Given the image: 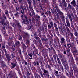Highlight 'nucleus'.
I'll return each instance as SVG.
<instances>
[{"label":"nucleus","instance_id":"38","mask_svg":"<svg viewBox=\"0 0 78 78\" xmlns=\"http://www.w3.org/2000/svg\"><path fill=\"white\" fill-rule=\"evenodd\" d=\"M54 75L55 76H56V77H59V74H58V71L56 70V69L54 70Z\"/></svg>","mask_w":78,"mask_h":78},{"label":"nucleus","instance_id":"14","mask_svg":"<svg viewBox=\"0 0 78 78\" xmlns=\"http://www.w3.org/2000/svg\"><path fill=\"white\" fill-rule=\"evenodd\" d=\"M47 25H43V27L42 28V29L41 30V31H42V32H44L45 34V33L47 34Z\"/></svg>","mask_w":78,"mask_h":78},{"label":"nucleus","instance_id":"39","mask_svg":"<svg viewBox=\"0 0 78 78\" xmlns=\"http://www.w3.org/2000/svg\"><path fill=\"white\" fill-rule=\"evenodd\" d=\"M58 57H59L60 59H61V60L65 58L64 56H63V54L62 53L58 55Z\"/></svg>","mask_w":78,"mask_h":78},{"label":"nucleus","instance_id":"52","mask_svg":"<svg viewBox=\"0 0 78 78\" xmlns=\"http://www.w3.org/2000/svg\"><path fill=\"white\" fill-rule=\"evenodd\" d=\"M71 41H75V36H74L71 37H70Z\"/></svg>","mask_w":78,"mask_h":78},{"label":"nucleus","instance_id":"31","mask_svg":"<svg viewBox=\"0 0 78 78\" xmlns=\"http://www.w3.org/2000/svg\"><path fill=\"white\" fill-rule=\"evenodd\" d=\"M71 5L73 7H76V1L75 0H73L71 3Z\"/></svg>","mask_w":78,"mask_h":78},{"label":"nucleus","instance_id":"62","mask_svg":"<svg viewBox=\"0 0 78 78\" xmlns=\"http://www.w3.org/2000/svg\"><path fill=\"white\" fill-rule=\"evenodd\" d=\"M2 8L3 9H4V10H5L6 9V6L5 5H2Z\"/></svg>","mask_w":78,"mask_h":78},{"label":"nucleus","instance_id":"40","mask_svg":"<svg viewBox=\"0 0 78 78\" xmlns=\"http://www.w3.org/2000/svg\"><path fill=\"white\" fill-rule=\"evenodd\" d=\"M69 44L70 47H72L73 49V48L74 47H76V46L75 45V44L73 42L70 43Z\"/></svg>","mask_w":78,"mask_h":78},{"label":"nucleus","instance_id":"64","mask_svg":"<svg viewBox=\"0 0 78 78\" xmlns=\"http://www.w3.org/2000/svg\"><path fill=\"white\" fill-rule=\"evenodd\" d=\"M48 29H49L50 30H51V25L50 24H48Z\"/></svg>","mask_w":78,"mask_h":78},{"label":"nucleus","instance_id":"49","mask_svg":"<svg viewBox=\"0 0 78 78\" xmlns=\"http://www.w3.org/2000/svg\"><path fill=\"white\" fill-rule=\"evenodd\" d=\"M22 61H23V63H24V64L26 65V66H27L28 65V63H27V62H26V61L25 60H24V59L23 58V59H21Z\"/></svg>","mask_w":78,"mask_h":78},{"label":"nucleus","instance_id":"28","mask_svg":"<svg viewBox=\"0 0 78 78\" xmlns=\"http://www.w3.org/2000/svg\"><path fill=\"white\" fill-rule=\"evenodd\" d=\"M18 54H19V55L20 57L21 58V59H23V57L22 56V51H21V49H19L18 51Z\"/></svg>","mask_w":78,"mask_h":78},{"label":"nucleus","instance_id":"33","mask_svg":"<svg viewBox=\"0 0 78 78\" xmlns=\"http://www.w3.org/2000/svg\"><path fill=\"white\" fill-rule=\"evenodd\" d=\"M21 45L22 48L23 49H27V46L25 45V44H24V43L23 42H21Z\"/></svg>","mask_w":78,"mask_h":78},{"label":"nucleus","instance_id":"22","mask_svg":"<svg viewBox=\"0 0 78 78\" xmlns=\"http://www.w3.org/2000/svg\"><path fill=\"white\" fill-rule=\"evenodd\" d=\"M61 61L62 62V64L63 66L68 64L67 63V60L66 59H65V57L61 60Z\"/></svg>","mask_w":78,"mask_h":78},{"label":"nucleus","instance_id":"5","mask_svg":"<svg viewBox=\"0 0 78 78\" xmlns=\"http://www.w3.org/2000/svg\"><path fill=\"white\" fill-rule=\"evenodd\" d=\"M40 16L37 14L35 16V18L36 20V23L37 24V25H35V26L39 28V27L41 25V22L39 21L40 20Z\"/></svg>","mask_w":78,"mask_h":78},{"label":"nucleus","instance_id":"13","mask_svg":"<svg viewBox=\"0 0 78 78\" xmlns=\"http://www.w3.org/2000/svg\"><path fill=\"white\" fill-rule=\"evenodd\" d=\"M34 38L35 39H36V40L38 41L39 43H41V40L40 38L38 36V35L36 34V33L34 34Z\"/></svg>","mask_w":78,"mask_h":78},{"label":"nucleus","instance_id":"50","mask_svg":"<svg viewBox=\"0 0 78 78\" xmlns=\"http://www.w3.org/2000/svg\"><path fill=\"white\" fill-rule=\"evenodd\" d=\"M41 40L42 41H47V39L46 38V37L41 38Z\"/></svg>","mask_w":78,"mask_h":78},{"label":"nucleus","instance_id":"9","mask_svg":"<svg viewBox=\"0 0 78 78\" xmlns=\"http://www.w3.org/2000/svg\"><path fill=\"white\" fill-rule=\"evenodd\" d=\"M57 57V60L58 61L57 62L58 64H59L60 66V69H61V70L62 72H64V68L63 67V66L62 65H61V61L60 60H59V58L58 57V56H56Z\"/></svg>","mask_w":78,"mask_h":78},{"label":"nucleus","instance_id":"61","mask_svg":"<svg viewBox=\"0 0 78 78\" xmlns=\"http://www.w3.org/2000/svg\"><path fill=\"white\" fill-rule=\"evenodd\" d=\"M74 35L76 37H78V33L77 32V31H75L74 32Z\"/></svg>","mask_w":78,"mask_h":78},{"label":"nucleus","instance_id":"53","mask_svg":"<svg viewBox=\"0 0 78 78\" xmlns=\"http://www.w3.org/2000/svg\"><path fill=\"white\" fill-rule=\"evenodd\" d=\"M33 52H32L30 54H28V55L32 59H33V57H32V56H33Z\"/></svg>","mask_w":78,"mask_h":78},{"label":"nucleus","instance_id":"1","mask_svg":"<svg viewBox=\"0 0 78 78\" xmlns=\"http://www.w3.org/2000/svg\"><path fill=\"white\" fill-rule=\"evenodd\" d=\"M52 2H51V4L52 5L53 8H55L56 9V10L58 12V14L60 15V17L61 18V19H62V21L63 22L65 21V16H64L63 13L61 11L59 7L56 5V1L55 0H52Z\"/></svg>","mask_w":78,"mask_h":78},{"label":"nucleus","instance_id":"4","mask_svg":"<svg viewBox=\"0 0 78 78\" xmlns=\"http://www.w3.org/2000/svg\"><path fill=\"white\" fill-rule=\"evenodd\" d=\"M7 20V18L5 14L0 15V23L2 25H6V20Z\"/></svg>","mask_w":78,"mask_h":78},{"label":"nucleus","instance_id":"30","mask_svg":"<svg viewBox=\"0 0 78 78\" xmlns=\"http://www.w3.org/2000/svg\"><path fill=\"white\" fill-rule=\"evenodd\" d=\"M74 16L73 15V20H75V21H78V17H77V15L76 14L74 13Z\"/></svg>","mask_w":78,"mask_h":78},{"label":"nucleus","instance_id":"26","mask_svg":"<svg viewBox=\"0 0 78 78\" xmlns=\"http://www.w3.org/2000/svg\"><path fill=\"white\" fill-rule=\"evenodd\" d=\"M65 20L66 21V23L67 25V27L70 28V23L69 21V19L67 17L65 18Z\"/></svg>","mask_w":78,"mask_h":78},{"label":"nucleus","instance_id":"34","mask_svg":"<svg viewBox=\"0 0 78 78\" xmlns=\"http://www.w3.org/2000/svg\"><path fill=\"white\" fill-rule=\"evenodd\" d=\"M15 46H20L21 44H20V43L18 41H16L15 42Z\"/></svg>","mask_w":78,"mask_h":78},{"label":"nucleus","instance_id":"57","mask_svg":"<svg viewBox=\"0 0 78 78\" xmlns=\"http://www.w3.org/2000/svg\"><path fill=\"white\" fill-rule=\"evenodd\" d=\"M18 35V39L19 40H20V41H21V40H22V36H21V35H20V34H19Z\"/></svg>","mask_w":78,"mask_h":78},{"label":"nucleus","instance_id":"63","mask_svg":"<svg viewBox=\"0 0 78 78\" xmlns=\"http://www.w3.org/2000/svg\"><path fill=\"white\" fill-rule=\"evenodd\" d=\"M41 2L44 3H48L49 2H47V0H42Z\"/></svg>","mask_w":78,"mask_h":78},{"label":"nucleus","instance_id":"25","mask_svg":"<svg viewBox=\"0 0 78 78\" xmlns=\"http://www.w3.org/2000/svg\"><path fill=\"white\" fill-rule=\"evenodd\" d=\"M20 8L21 9V10H20L21 13L22 14H24V13L25 12V11H27V9H26V8H24V9L23 8V6H21Z\"/></svg>","mask_w":78,"mask_h":78},{"label":"nucleus","instance_id":"54","mask_svg":"<svg viewBox=\"0 0 78 78\" xmlns=\"http://www.w3.org/2000/svg\"><path fill=\"white\" fill-rule=\"evenodd\" d=\"M28 28L30 30L31 29V31H32V29H33V25L30 24L29 25V26L28 27Z\"/></svg>","mask_w":78,"mask_h":78},{"label":"nucleus","instance_id":"11","mask_svg":"<svg viewBox=\"0 0 78 78\" xmlns=\"http://www.w3.org/2000/svg\"><path fill=\"white\" fill-rule=\"evenodd\" d=\"M68 17L70 19V21L71 22V26L73 29V30H75V27H74V26L73 25V21H72V16H71V15L70 14H68Z\"/></svg>","mask_w":78,"mask_h":78},{"label":"nucleus","instance_id":"48","mask_svg":"<svg viewBox=\"0 0 78 78\" xmlns=\"http://www.w3.org/2000/svg\"><path fill=\"white\" fill-rule=\"evenodd\" d=\"M49 24L51 25V28L54 29V27H53V23L51 21L49 22Z\"/></svg>","mask_w":78,"mask_h":78},{"label":"nucleus","instance_id":"19","mask_svg":"<svg viewBox=\"0 0 78 78\" xmlns=\"http://www.w3.org/2000/svg\"><path fill=\"white\" fill-rule=\"evenodd\" d=\"M73 52L74 55H75V56L78 55V50L76 49V47H74L73 48Z\"/></svg>","mask_w":78,"mask_h":78},{"label":"nucleus","instance_id":"42","mask_svg":"<svg viewBox=\"0 0 78 78\" xmlns=\"http://www.w3.org/2000/svg\"><path fill=\"white\" fill-rule=\"evenodd\" d=\"M29 43H30V41L27 40L26 43V45L27 46V48H30V47L29 46Z\"/></svg>","mask_w":78,"mask_h":78},{"label":"nucleus","instance_id":"55","mask_svg":"<svg viewBox=\"0 0 78 78\" xmlns=\"http://www.w3.org/2000/svg\"><path fill=\"white\" fill-rule=\"evenodd\" d=\"M73 69L74 71V72H76L77 70H76V66H73Z\"/></svg>","mask_w":78,"mask_h":78},{"label":"nucleus","instance_id":"51","mask_svg":"<svg viewBox=\"0 0 78 78\" xmlns=\"http://www.w3.org/2000/svg\"><path fill=\"white\" fill-rule=\"evenodd\" d=\"M21 19L23 20V22H25V20H24V19H23V14L21 15Z\"/></svg>","mask_w":78,"mask_h":78},{"label":"nucleus","instance_id":"37","mask_svg":"<svg viewBox=\"0 0 78 78\" xmlns=\"http://www.w3.org/2000/svg\"><path fill=\"white\" fill-rule=\"evenodd\" d=\"M24 34L23 35V38L24 39H26V38H27V37L28 36H29V34H28V33L26 32H24Z\"/></svg>","mask_w":78,"mask_h":78},{"label":"nucleus","instance_id":"29","mask_svg":"<svg viewBox=\"0 0 78 78\" xmlns=\"http://www.w3.org/2000/svg\"><path fill=\"white\" fill-rule=\"evenodd\" d=\"M28 4L29 5V8L30 9V10L31 11V10H33V8H32V6H31V0H30L29 1L27 2Z\"/></svg>","mask_w":78,"mask_h":78},{"label":"nucleus","instance_id":"27","mask_svg":"<svg viewBox=\"0 0 78 78\" xmlns=\"http://www.w3.org/2000/svg\"><path fill=\"white\" fill-rule=\"evenodd\" d=\"M60 34H62V35H67V31L65 30H61L60 31Z\"/></svg>","mask_w":78,"mask_h":78},{"label":"nucleus","instance_id":"35","mask_svg":"<svg viewBox=\"0 0 78 78\" xmlns=\"http://www.w3.org/2000/svg\"><path fill=\"white\" fill-rule=\"evenodd\" d=\"M3 34H4V36L5 39L6 40L8 39V36L7 34H6V32H3Z\"/></svg>","mask_w":78,"mask_h":78},{"label":"nucleus","instance_id":"2","mask_svg":"<svg viewBox=\"0 0 78 78\" xmlns=\"http://www.w3.org/2000/svg\"><path fill=\"white\" fill-rule=\"evenodd\" d=\"M2 50H3V51H4L5 54V55L6 58H7L8 62H10L11 59V56L10 54L6 51V50L5 47V45H2Z\"/></svg>","mask_w":78,"mask_h":78},{"label":"nucleus","instance_id":"3","mask_svg":"<svg viewBox=\"0 0 78 78\" xmlns=\"http://www.w3.org/2000/svg\"><path fill=\"white\" fill-rule=\"evenodd\" d=\"M35 10L37 13H41V16H43V20H45V19H46V16L45 15V13L44 12H42V11H43V7L42 6L39 5V6L38 8V10L36 9Z\"/></svg>","mask_w":78,"mask_h":78},{"label":"nucleus","instance_id":"17","mask_svg":"<svg viewBox=\"0 0 78 78\" xmlns=\"http://www.w3.org/2000/svg\"><path fill=\"white\" fill-rule=\"evenodd\" d=\"M50 48H48L49 51H51H51H53V52L54 54H56V51H55V50L54 48H53V46H52V45H50Z\"/></svg>","mask_w":78,"mask_h":78},{"label":"nucleus","instance_id":"6","mask_svg":"<svg viewBox=\"0 0 78 78\" xmlns=\"http://www.w3.org/2000/svg\"><path fill=\"white\" fill-rule=\"evenodd\" d=\"M69 44H67V46L68 48H67L66 49V50L67 51V53H66V55L68 57H69V56H72V54H71V53H70V46L69 45Z\"/></svg>","mask_w":78,"mask_h":78},{"label":"nucleus","instance_id":"60","mask_svg":"<svg viewBox=\"0 0 78 78\" xmlns=\"http://www.w3.org/2000/svg\"><path fill=\"white\" fill-rule=\"evenodd\" d=\"M11 55L12 57V58H15V55L14 54V52H12L11 53Z\"/></svg>","mask_w":78,"mask_h":78},{"label":"nucleus","instance_id":"7","mask_svg":"<svg viewBox=\"0 0 78 78\" xmlns=\"http://www.w3.org/2000/svg\"><path fill=\"white\" fill-rule=\"evenodd\" d=\"M57 34L60 39V42L61 44L62 45H63L64 44H65V42H66V39H65L64 37H62L61 35H60L59 33Z\"/></svg>","mask_w":78,"mask_h":78},{"label":"nucleus","instance_id":"10","mask_svg":"<svg viewBox=\"0 0 78 78\" xmlns=\"http://www.w3.org/2000/svg\"><path fill=\"white\" fill-rule=\"evenodd\" d=\"M44 59L45 62L47 64V65L45 66V67L46 68V69H49V70L51 71V72H52V69L51 68V66L48 64V62L47 59L44 58Z\"/></svg>","mask_w":78,"mask_h":78},{"label":"nucleus","instance_id":"18","mask_svg":"<svg viewBox=\"0 0 78 78\" xmlns=\"http://www.w3.org/2000/svg\"><path fill=\"white\" fill-rule=\"evenodd\" d=\"M34 51H33L32 52L33 53V56L34 57H36V55H38V54L39 53V52H38V50L36 48L34 49Z\"/></svg>","mask_w":78,"mask_h":78},{"label":"nucleus","instance_id":"44","mask_svg":"<svg viewBox=\"0 0 78 78\" xmlns=\"http://www.w3.org/2000/svg\"><path fill=\"white\" fill-rule=\"evenodd\" d=\"M19 12H17L14 14V16L16 17V19H18V18H19Z\"/></svg>","mask_w":78,"mask_h":78},{"label":"nucleus","instance_id":"59","mask_svg":"<svg viewBox=\"0 0 78 78\" xmlns=\"http://www.w3.org/2000/svg\"><path fill=\"white\" fill-rule=\"evenodd\" d=\"M16 68H15V69H16L17 71H18V70H20V68L19 67V66H16Z\"/></svg>","mask_w":78,"mask_h":78},{"label":"nucleus","instance_id":"36","mask_svg":"<svg viewBox=\"0 0 78 78\" xmlns=\"http://www.w3.org/2000/svg\"><path fill=\"white\" fill-rule=\"evenodd\" d=\"M64 66L65 67L64 69H65V70H66L67 71L70 70V68H69V66H68V63Z\"/></svg>","mask_w":78,"mask_h":78},{"label":"nucleus","instance_id":"58","mask_svg":"<svg viewBox=\"0 0 78 78\" xmlns=\"http://www.w3.org/2000/svg\"><path fill=\"white\" fill-rule=\"evenodd\" d=\"M16 9L17 11H19L20 10V6H17V7H16Z\"/></svg>","mask_w":78,"mask_h":78},{"label":"nucleus","instance_id":"46","mask_svg":"<svg viewBox=\"0 0 78 78\" xmlns=\"http://www.w3.org/2000/svg\"><path fill=\"white\" fill-rule=\"evenodd\" d=\"M62 2H63L64 5L65 7V8H67V3L65 1V0H62Z\"/></svg>","mask_w":78,"mask_h":78},{"label":"nucleus","instance_id":"16","mask_svg":"<svg viewBox=\"0 0 78 78\" xmlns=\"http://www.w3.org/2000/svg\"><path fill=\"white\" fill-rule=\"evenodd\" d=\"M7 42V44L9 46H11L13 41L12 40V38L10 37V36H9V39L8 40Z\"/></svg>","mask_w":78,"mask_h":78},{"label":"nucleus","instance_id":"45","mask_svg":"<svg viewBox=\"0 0 78 78\" xmlns=\"http://www.w3.org/2000/svg\"><path fill=\"white\" fill-rule=\"evenodd\" d=\"M31 46L32 48H33V50H34V49H35L36 48V46L34 45V44L33 43H32L31 44Z\"/></svg>","mask_w":78,"mask_h":78},{"label":"nucleus","instance_id":"56","mask_svg":"<svg viewBox=\"0 0 78 78\" xmlns=\"http://www.w3.org/2000/svg\"><path fill=\"white\" fill-rule=\"evenodd\" d=\"M18 74L20 75V76H22V74L21 73V71H20V70H18V71H17Z\"/></svg>","mask_w":78,"mask_h":78},{"label":"nucleus","instance_id":"32","mask_svg":"<svg viewBox=\"0 0 78 78\" xmlns=\"http://www.w3.org/2000/svg\"><path fill=\"white\" fill-rule=\"evenodd\" d=\"M24 17L25 19L24 20H25V22H23L24 24H29V22L28 21V20L27 19V16H25Z\"/></svg>","mask_w":78,"mask_h":78},{"label":"nucleus","instance_id":"15","mask_svg":"<svg viewBox=\"0 0 78 78\" xmlns=\"http://www.w3.org/2000/svg\"><path fill=\"white\" fill-rule=\"evenodd\" d=\"M0 64H1L2 68V69H5L7 67V66H6V63L3 61H0Z\"/></svg>","mask_w":78,"mask_h":78},{"label":"nucleus","instance_id":"24","mask_svg":"<svg viewBox=\"0 0 78 78\" xmlns=\"http://www.w3.org/2000/svg\"><path fill=\"white\" fill-rule=\"evenodd\" d=\"M43 74L44 76H48L49 77L50 76V75H49V72L47 70H44Z\"/></svg>","mask_w":78,"mask_h":78},{"label":"nucleus","instance_id":"21","mask_svg":"<svg viewBox=\"0 0 78 78\" xmlns=\"http://www.w3.org/2000/svg\"><path fill=\"white\" fill-rule=\"evenodd\" d=\"M59 6L62 8V9H63L64 10H66V8L67 7H66L64 6V2H59Z\"/></svg>","mask_w":78,"mask_h":78},{"label":"nucleus","instance_id":"8","mask_svg":"<svg viewBox=\"0 0 78 78\" xmlns=\"http://www.w3.org/2000/svg\"><path fill=\"white\" fill-rule=\"evenodd\" d=\"M26 70L27 72V74H26L27 78H34L33 75L31 72H30H30L28 71L27 68H26Z\"/></svg>","mask_w":78,"mask_h":78},{"label":"nucleus","instance_id":"23","mask_svg":"<svg viewBox=\"0 0 78 78\" xmlns=\"http://www.w3.org/2000/svg\"><path fill=\"white\" fill-rule=\"evenodd\" d=\"M70 72H69V76L71 78H74V76H73V70H72V69L70 68Z\"/></svg>","mask_w":78,"mask_h":78},{"label":"nucleus","instance_id":"43","mask_svg":"<svg viewBox=\"0 0 78 78\" xmlns=\"http://www.w3.org/2000/svg\"><path fill=\"white\" fill-rule=\"evenodd\" d=\"M20 67L21 68V70L22 73H24V71L23 70V66H22V65L21 64V62H20Z\"/></svg>","mask_w":78,"mask_h":78},{"label":"nucleus","instance_id":"12","mask_svg":"<svg viewBox=\"0 0 78 78\" xmlns=\"http://www.w3.org/2000/svg\"><path fill=\"white\" fill-rule=\"evenodd\" d=\"M17 62L16 60L11 63L10 65L11 69H13L14 68H15V67L17 66Z\"/></svg>","mask_w":78,"mask_h":78},{"label":"nucleus","instance_id":"47","mask_svg":"<svg viewBox=\"0 0 78 78\" xmlns=\"http://www.w3.org/2000/svg\"><path fill=\"white\" fill-rule=\"evenodd\" d=\"M53 9H52V13H56L57 12L56 11V9L55 8L53 7Z\"/></svg>","mask_w":78,"mask_h":78},{"label":"nucleus","instance_id":"41","mask_svg":"<svg viewBox=\"0 0 78 78\" xmlns=\"http://www.w3.org/2000/svg\"><path fill=\"white\" fill-rule=\"evenodd\" d=\"M16 60L18 61L19 62H20L21 60L20 59V58L19 56H17L16 57Z\"/></svg>","mask_w":78,"mask_h":78},{"label":"nucleus","instance_id":"20","mask_svg":"<svg viewBox=\"0 0 78 78\" xmlns=\"http://www.w3.org/2000/svg\"><path fill=\"white\" fill-rule=\"evenodd\" d=\"M53 26L55 28V32L56 34H58V33H59V31H58V28L57 27V24L55 23H53Z\"/></svg>","mask_w":78,"mask_h":78}]
</instances>
